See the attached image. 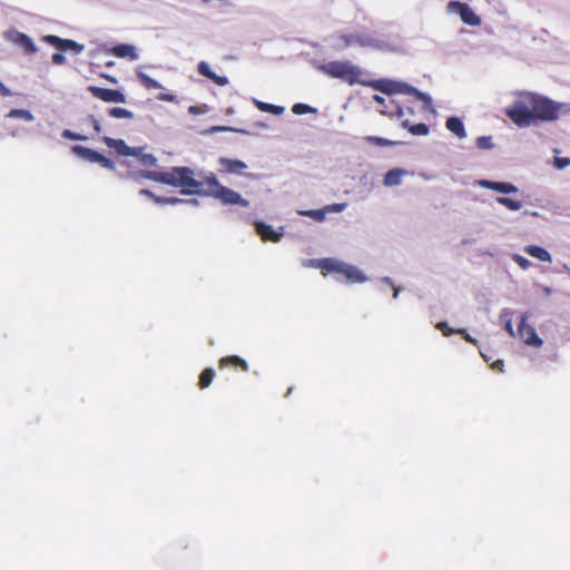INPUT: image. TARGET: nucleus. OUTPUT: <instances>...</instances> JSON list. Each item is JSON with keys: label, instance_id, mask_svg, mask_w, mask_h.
Returning <instances> with one entry per match:
<instances>
[{"label": "nucleus", "instance_id": "obj_42", "mask_svg": "<svg viewBox=\"0 0 570 570\" xmlns=\"http://www.w3.org/2000/svg\"><path fill=\"white\" fill-rule=\"evenodd\" d=\"M345 207H346V203H335L332 205H327L325 207V209H326V212L340 213V212L344 210Z\"/></svg>", "mask_w": 570, "mask_h": 570}, {"label": "nucleus", "instance_id": "obj_50", "mask_svg": "<svg viewBox=\"0 0 570 570\" xmlns=\"http://www.w3.org/2000/svg\"><path fill=\"white\" fill-rule=\"evenodd\" d=\"M374 101H376L380 106L385 107V99L382 96L374 95Z\"/></svg>", "mask_w": 570, "mask_h": 570}, {"label": "nucleus", "instance_id": "obj_20", "mask_svg": "<svg viewBox=\"0 0 570 570\" xmlns=\"http://www.w3.org/2000/svg\"><path fill=\"white\" fill-rule=\"evenodd\" d=\"M406 174L404 169L393 168L389 170L383 179V183L387 187L397 186L402 181V177Z\"/></svg>", "mask_w": 570, "mask_h": 570}, {"label": "nucleus", "instance_id": "obj_51", "mask_svg": "<svg viewBox=\"0 0 570 570\" xmlns=\"http://www.w3.org/2000/svg\"><path fill=\"white\" fill-rule=\"evenodd\" d=\"M140 194H141V195H145V196H147V197H149V198H151V199H154V200H155V197H157L156 195H154V194H153L150 190H148V189H141V190H140Z\"/></svg>", "mask_w": 570, "mask_h": 570}, {"label": "nucleus", "instance_id": "obj_47", "mask_svg": "<svg viewBox=\"0 0 570 570\" xmlns=\"http://www.w3.org/2000/svg\"><path fill=\"white\" fill-rule=\"evenodd\" d=\"M157 98L161 101H169V102L175 100V96L170 95V94H160Z\"/></svg>", "mask_w": 570, "mask_h": 570}, {"label": "nucleus", "instance_id": "obj_34", "mask_svg": "<svg viewBox=\"0 0 570 570\" xmlns=\"http://www.w3.org/2000/svg\"><path fill=\"white\" fill-rule=\"evenodd\" d=\"M292 111L295 115H304V114L316 112V109L306 104L298 102L292 107Z\"/></svg>", "mask_w": 570, "mask_h": 570}, {"label": "nucleus", "instance_id": "obj_44", "mask_svg": "<svg viewBox=\"0 0 570 570\" xmlns=\"http://www.w3.org/2000/svg\"><path fill=\"white\" fill-rule=\"evenodd\" d=\"M51 60L55 65H63L66 62L65 56L60 52L53 53Z\"/></svg>", "mask_w": 570, "mask_h": 570}, {"label": "nucleus", "instance_id": "obj_28", "mask_svg": "<svg viewBox=\"0 0 570 570\" xmlns=\"http://www.w3.org/2000/svg\"><path fill=\"white\" fill-rule=\"evenodd\" d=\"M108 114L110 117H114V118H125V119L134 118L132 111L121 108V107H114V108L109 109Z\"/></svg>", "mask_w": 570, "mask_h": 570}, {"label": "nucleus", "instance_id": "obj_7", "mask_svg": "<svg viewBox=\"0 0 570 570\" xmlns=\"http://www.w3.org/2000/svg\"><path fill=\"white\" fill-rule=\"evenodd\" d=\"M88 91L97 99H100L105 102H117L124 104L126 102V96L117 90L110 88H101L97 86H89Z\"/></svg>", "mask_w": 570, "mask_h": 570}, {"label": "nucleus", "instance_id": "obj_39", "mask_svg": "<svg viewBox=\"0 0 570 570\" xmlns=\"http://www.w3.org/2000/svg\"><path fill=\"white\" fill-rule=\"evenodd\" d=\"M435 327L442 332L444 336H450L452 334H456V330L451 328L446 322H440L435 325Z\"/></svg>", "mask_w": 570, "mask_h": 570}, {"label": "nucleus", "instance_id": "obj_12", "mask_svg": "<svg viewBox=\"0 0 570 570\" xmlns=\"http://www.w3.org/2000/svg\"><path fill=\"white\" fill-rule=\"evenodd\" d=\"M478 185L483 188L492 189L502 194H512L518 191V188L511 183L481 179L478 180Z\"/></svg>", "mask_w": 570, "mask_h": 570}, {"label": "nucleus", "instance_id": "obj_52", "mask_svg": "<svg viewBox=\"0 0 570 570\" xmlns=\"http://www.w3.org/2000/svg\"><path fill=\"white\" fill-rule=\"evenodd\" d=\"M102 77H105L107 80H109L111 82H116V79L114 77H110V76H107V75H102Z\"/></svg>", "mask_w": 570, "mask_h": 570}, {"label": "nucleus", "instance_id": "obj_19", "mask_svg": "<svg viewBox=\"0 0 570 570\" xmlns=\"http://www.w3.org/2000/svg\"><path fill=\"white\" fill-rule=\"evenodd\" d=\"M13 41L22 47L24 52L28 55H33L37 51V47L32 39L26 33L17 32Z\"/></svg>", "mask_w": 570, "mask_h": 570}, {"label": "nucleus", "instance_id": "obj_1", "mask_svg": "<svg viewBox=\"0 0 570 570\" xmlns=\"http://www.w3.org/2000/svg\"><path fill=\"white\" fill-rule=\"evenodd\" d=\"M504 114L518 127H529L539 121H556L560 116H569L570 104L557 102L539 94L522 91L517 94Z\"/></svg>", "mask_w": 570, "mask_h": 570}, {"label": "nucleus", "instance_id": "obj_4", "mask_svg": "<svg viewBox=\"0 0 570 570\" xmlns=\"http://www.w3.org/2000/svg\"><path fill=\"white\" fill-rule=\"evenodd\" d=\"M317 267L324 276L332 273L336 274L338 281L345 279L350 283H362L366 279L357 267L335 258H323L318 261Z\"/></svg>", "mask_w": 570, "mask_h": 570}, {"label": "nucleus", "instance_id": "obj_9", "mask_svg": "<svg viewBox=\"0 0 570 570\" xmlns=\"http://www.w3.org/2000/svg\"><path fill=\"white\" fill-rule=\"evenodd\" d=\"M449 7L459 13L461 20L469 26H479L481 19L474 11L466 4L459 1H451Z\"/></svg>", "mask_w": 570, "mask_h": 570}, {"label": "nucleus", "instance_id": "obj_48", "mask_svg": "<svg viewBox=\"0 0 570 570\" xmlns=\"http://www.w3.org/2000/svg\"><path fill=\"white\" fill-rule=\"evenodd\" d=\"M90 121L92 124L95 131L99 134L101 131L100 122L94 116H90Z\"/></svg>", "mask_w": 570, "mask_h": 570}, {"label": "nucleus", "instance_id": "obj_45", "mask_svg": "<svg viewBox=\"0 0 570 570\" xmlns=\"http://www.w3.org/2000/svg\"><path fill=\"white\" fill-rule=\"evenodd\" d=\"M504 328L510 334V336H512V337L515 336V333L513 331L512 321L510 318L505 321Z\"/></svg>", "mask_w": 570, "mask_h": 570}, {"label": "nucleus", "instance_id": "obj_15", "mask_svg": "<svg viewBox=\"0 0 570 570\" xmlns=\"http://www.w3.org/2000/svg\"><path fill=\"white\" fill-rule=\"evenodd\" d=\"M362 83L368 85L373 89L379 90L386 95L397 94V81L379 79V80H373L370 82H362Z\"/></svg>", "mask_w": 570, "mask_h": 570}, {"label": "nucleus", "instance_id": "obj_10", "mask_svg": "<svg viewBox=\"0 0 570 570\" xmlns=\"http://www.w3.org/2000/svg\"><path fill=\"white\" fill-rule=\"evenodd\" d=\"M102 140L109 148L115 149L121 156H138L140 154L139 147H129L122 139L104 137Z\"/></svg>", "mask_w": 570, "mask_h": 570}, {"label": "nucleus", "instance_id": "obj_6", "mask_svg": "<svg viewBox=\"0 0 570 570\" xmlns=\"http://www.w3.org/2000/svg\"><path fill=\"white\" fill-rule=\"evenodd\" d=\"M518 336L527 344L539 347L542 345V340L538 336L534 327L528 323L527 314H523L518 325Z\"/></svg>", "mask_w": 570, "mask_h": 570}, {"label": "nucleus", "instance_id": "obj_23", "mask_svg": "<svg viewBox=\"0 0 570 570\" xmlns=\"http://www.w3.org/2000/svg\"><path fill=\"white\" fill-rule=\"evenodd\" d=\"M445 126L451 132H453L459 138H464L466 136L464 125L458 117L448 118Z\"/></svg>", "mask_w": 570, "mask_h": 570}, {"label": "nucleus", "instance_id": "obj_55", "mask_svg": "<svg viewBox=\"0 0 570 570\" xmlns=\"http://www.w3.org/2000/svg\"><path fill=\"white\" fill-rule=\"evenodd\" d=\"M397 114H399V116H402V115H403V111H402V109H401V108H399Z\"/></svg>", "mask_w": 570, "mask_h": 570}, {"label": "nucleus", "instance_id": "obj_41", "mask_svg": "<svg viewBox=\"0 0 570 570\" xmlns=\"http://www.w3.org/2000/svg\"><path fill=\"white\" fill-rule=\"evenodd\" d=\"M569 165H570V158H568V157H556L554 158V166L559 169H563Z\"/></svg>", "mask_w": 570, "mask_h": 570}, {"label": "nucleus", "instance_id": "obj_16", "mask_svg": "<svg viewBox=\"0 0 570 570\" xmlns=\"http://www.w3.org/2000/svg\"><path fill=\"white\" fill-rule=\"evenodd\" d=\"M397 94H405V95L414 96L415 98L424 101L426 107H429L431 105V98L428 95L421 92L413 86L407 85L405 82L397 81Z\"/></svg>", "mask_w": 570, "mask_h": 570}, {"label": "nucleus", "instance_id": "obj_17", "mask_svg": "<svg viewBox=\"0 0 570 570\" xmlns=\"http://www.w3.org/2000/svg\"><path fill=\"white\" fill-rule=\"evenodd\" d=\"M197 70L202 76L213 80L215 83L219 86H225L228 82V79L226 77H220L213 72L209 65L205 61H200L198 63Z\"/></svg>", "mask_w": 570, "mask_h": 570}, {"label": "nucleus", "instance_id": "obj_29", "mask_svg": "<svg viewBox=\"0 0 570 570\" xmlns=\"http://www.w3.org/2000/svg\"><path fill=\"white\" fill-rule=\"evenodd\" d=\"M140 148V154H138V156H135L138 161L140 163V165L145 166V167H153L156 165L157 163V159L154 155L151 154H145L142 153V148Z\"/></svg>", "mask_w": 570, "mask_h": 570}, {"label": "nucleus", "instance_id": "obj_2", "mask_svg": "<svg viewBox=\"0 0 570 570\" xmlns=\"http://www.w3.org/2000/svg\"><path fill=\"white\" fill-rule=\"evenodd\" d=\"M140 176L156 183L181 188L185 195H197L204 187L202 180L195 179V173L189 167H173L169 171L145 170Z\"/></svg>", "mask_w": 570, "mask_h": 570}, {"label": "nucleus", "instance_id": "obj_49", "mask_svg": "<svg viewBox=\"0 0 570 570\" xmlns=\"http://www.w3.org/2000/svg\"><path fill=\"white\" fill-rule=\"evenodd\" d=\"M12 92L0 81V96L9 97Z\"/></svg>", "mask_w": 570, "mask_h": 570}, {"label": "nucleus", "instance_id": "obj_8", "mask_svg": "<svg viewBox=\"0 0 570 570\" xmlns=\"http://www.w3.org/2000/svg\"><path fill=\"white\" fill-rule=\"evenodd\" d=\"M43 40H45V42L53 46L55 48H57L60 51L72 50L76 53H80L85 49L83 45H80L75 40L62 39L55 35H48L43 38Z\"/></svg>", "mask_w": 570, "mask_h": 570}, {"label": "nucleus", "instance_id": "obj_25", "mask_svg": "<svg viewBox=\"0 0 570 570\" xmlns=\"http://www.w3.org/2000/svg\"><path fill=\"white\" fill-rule=\"evenodd\" d=\"M215 376V371L212 367H206L199 375L198 386L204 390L210 385Z\"/></svg>", "mask_w": 570, "mask_h": 570}, {"label": "nucleus", "instance_id": "obj_11", "mask_svg": "<svg viewBox=\"0 0 570 570\" xmlns=\"http://www.w3.org/2000/svg\"><path fill=\"white\" fill-rule=\"evenodd\" d=\"M218 367L220 370L223 368H234V370H239L242 372H248L249 370V366L247 364V362L242 358L240 356H237V355H228V356H224L222 357L219 361H218Z\"/></svg>", "mask_w": 570, "mask_h": 570}, {"label": "nucleus", "instance_id": "obj_56", "mask_svg": "<svg viewBox=\"0 0 570 570\" xmlns=\"http://www.w3.org/2000/svg\"><path fill=\"white\" fill-rule=\"evenodd\" d=\"M481 355L483 356L484 361L489 362V358L483 353H481Z\"/></svg>", "mask_w": 570, "mask_h": 570}, {"label": "nucleus", "instance_id": "obj_43", "mask_svg": "<svg viewBox=\"0 0 570 570\" xmlns=\"http://www.w3.org/2000/svg\"><path fill=\"white\" fill-rule=\"evenodd\" d=\"M456 334H460L468 343H471L473 345L478 344V341L473 338L464 328L456 330Z\"/></svg>", "mask_w": 570, "mask_h": 570}, {"label": "nucleus", "instance_id": "obj_30", "mask_svg": "<svg viewBox=\"0 0 570 570\" xmlns=\"http://www.w3.org/2000/svg\"><path fill=\"white\" fill-rule=\"evenodd\" d=\"M497 202L510 210H519L522 207V203L520 200H515L509 197H498Z\"/></svg>", "mask_w": 570, "mask_h": 570}, {"label": "nucleus", "instance_id": "obj_26", "mask_svg": "<svg viewBox=\"0 0 570 570\" xmlns=\"http://www.w3.org/2000/svg\"><path fill=\"white\" fill-rule=\"evenodd\" d=\"M138 79L139 82L148 90L161 88V85L157 80L153 79L144 72L138 73Z\"/></svg>", "mask_w": 570, "mask_h": 570}, {"label": "nucleus", "instance_id": "obj_24", "mask_svg": "<svg viewBox=\"0 0 570 570\" xmlns=\"http://www.w3.org/2000/svg\"><path fill=\"white\" fill-rule=\"evenodd\" d=\"M112 53L118 58L129 57L131 59H135L137 57L135 52V47L131 45H118L114 47Z\"/></svg>", "mask_w": 570, "mask_h": 570}, {"label": "nucleus", "instance_id": "obj_21", "mask_svg": "<svg viewBox=\"0 0 570 570\" xmlns=\"http://www.w3.org/2000/svg\"><path fill=\"white\" fill-rule=\"evenodd\" d=\"M524 252L528 255H530L541 262H551L550 253L546 248L540 247L538 245H528L524 247Z\"/></svg>", "mask_w": 570, "mask_h": 570}, {"label": "nucleus", "instance_id": "obj_35", "mask_svg": "<svg viewBox=\"0 0 570 570\" xmlns=\"http://www.w3.org/2000/svg\"><path fill=\"white\" fill-rule=\"evenodd\" d=\"M185 202L177 197H155V203L159 205H175Z\"/></svg>", "mask_w": 570, "mask_h": 570}, {"label": "nucleus", "instance_id": "obj_14", "mask_svg": "<svg viewBox=\"0 0 570 570\" xmlns=\"http://www.w3.org/2000/svg\"><path fill=\"white\" fill-rule=\"evenodd\" d=\"M255 229L264 242H278L282 237L281 233L275 232L272 226L263 222H257Z\"/></svg>", "mask_w": 570, "mask_h": 570}, {"label": "nucleus", "instance_id": "obj_54", "mask_svg": "<svg viewBox=\"0 0 570 570\" xmlns=\"http://www.w3.org/2000/svg\"><path fill=\"white\" fill-rule=\"evenodd\" d=\"M229 128L226 127H218L217 130H228Z\"/></svg>", "mask_w": 570, "mask_h": 570}, {"label": "nucleus", "instance_id": "obj_31", "mask_svg": "<svg viewBox=\"0 0 570 570\" xmlns=\"http://www.w3.org/2000/svg\"><path fill=\"white\" fill-rule=\"evenodd\" d=\"M8 117L21 118V119H24L27 121L33 120L32 114L29 110H26V109H12L8 114Z\"/></svg>", "mask_w": 570, "mask_h": 570}, {"label": "nucleus", "instance_id": "obj_53", "mask_svg": "<svg viewBox=\"0 0 570 570\" xmlns=\"http://www.w3.org/2000/svg\"><path fill=\"white\" fill-rule=\"evenodd\" d=\"M397 295H399V289H397V288H395V289H394L393 297H394V298H396V297H397Z\"/></svg>", "mask_w": 570, "mask_h": 570}, {"label": "nucleus", "instance_id": "obj_5", "mask_svg": "<svg viewBox=\"0 0 570 570\" xmlns=\"http://www.w3.org/2000/svg\"><path fill=\"white\" fill-rule=\"evenodd\" d=\"M320 70L332 78L342 79L348 85L361 82L358 79L361 73L360 69L348 61H330L322 65Z\"/></svg>", "mask_w": 570, "mask_h": 570}, {"label": "nucleus", "instance_id": "obj_33", "mask_svg": "<svg viewBox=\"0 0 570 570\" xmlns=\"http://www.w3.org/2000/svg\"><path fill=\"white\" fill-rule=\"evenodd\" d=\"M366 140L370 141L371 144H373L375 146H380V147H391V146L396 145L395 141H392V140H389V139H385L382 137H376V136H368V137H366Z\"/></svg>", "mask_w": 570, "mask_h": 570}, {"label": "nucleus", "instance_id": "obj_46", "mask_svg": "<svg viewBox=\"0 0 570 570\" xmlns=\"http://www.w3.org/2000/svg\"><path fill=\"white\" fill-rule=\"evenodd\" d=\"M503 366H504V363H503V361H502V360H497L495 362H493V363L491 364V367H492L493 370L499 371V372H503Z\"/></svg>", "mask_w": 570, "mask_h": 570}, {"label": "nucleus", "instance_id": "obj_27", "mask_svg": "<svg viewBox=\"0 0 570 570\" xmlns=\"http://www.w3.org/2000/svg\"><path fill=\"white\" fill-rule=\"evenodd\" d=\"M256 106L261 111L271 112L273 115H282L284 112V107L276 106L263 101H256Z\"/></svg>", "mask_w": 570, "mask_h": 570}, {"label": "nucleus", "instance_id": "obj_32", "mask_svg": "<svg viewBox=\"0 0 570 570\" xmlns=\"http://www.w3.org/2000/svg\"><path fill=\"white\" fill-rule=\"evenodd\" d=\"M325 213L326 209H309L302 212L301 214L304 216H307L309 218H313L316 222H323L325 219Z\"/></svg>", "mask_w": 570, "mask_h": 570}, {"label": "nucleus", "instance_id": "obj_13", "mask_svg": "<svg viewBox=\"0 0 570 570\" xmlns=\"http://www.w3.org/2000/svg\"><path fill=\"white\" fill-rule=\"evenodd\" d=\"M218 163L222 168V171L228 174H242L247 168V165L238 159H229L226 157H222L219 158Z\"/></svg>", "mask_w": 570, "mask_h": 570}, {"label": "nucleus", "instance_id": "obj_40", "mask_svg": "<svg viewBox=\"0 0 570 570\" xmlns=\"http://www.w3.org/2000/svg\"><path fill=\"white\" fill-rule=\"evenodd\" d=\"M96 163L100 164L104 168L115 169L114 161L101 154H99V157Z\"/></svg>", "mask_w": 570, "mask_h": 570}, {"label": "nucleus", "instance_id": "obj_38", "mask_svg": "<svg viewBox=\"0 0 570 570\" xmlns=\"http://www.w3.org/2000/svg\"><path fill=\"white\" fill-rule=\"evenodd\" d=\"M512 259L518 264V266L522 269H528L532 264L529 259H527L525 257L519 255V254H514L512 256Z\"/></svg>", "mask_w": 570, "mask_h": 570}, {"label": "nucleus", "instance_id": "obj_3", "mask_svg": "<svg viewBox=\"0 0 570 570\" xmlns=\"http://www.w3.org/2000/svg\"><path fill=\"white\" fill-rule=\"evenodd\" d=\"M200 183L204 184L202 190L197 195L210 196L218 199L224 205H239L242 207L248 206V200L244 199L240 194L233 189L223 186L214 174L206 176Z\"/></svg>", "mask_w": 570, "mask_h": 570}, {"label": "nucleus", "instance_id": "obj_22", "mask_svg": "<svg viewBox=\"0 0 570 570\" xmlns=\"http://www.w3.org/2000/svg\"><path fill=\"white\" fill-rule=\"evenodd\" d=\"M402 127L407 129L413 136H426L430 132V128L426 124H411L410 120L404 119L401 122Z\"/></svg>", "mask_w": 570, "mask_h": 570}, {"label": "nucleus", "instance_id": "obj_18", "mask_svg": "<svg viewBox=\"0 0 570 570\" xmlns=\"http://www.w3.org/2000/svg\"><path fill=\"white\" fill-rule=\"evenodd\" d=\"M71 150L75 155H77L80 158L88 160L90 163H96L99 157V154H100L94 149H90V148L81 146V145L72 146Z\"/></svg>", "mask_w": 570, "mask_h": 570}, {"label": "nucleus", "instance_id": "obj_37", "mask_svg": "<svg viewBox=\"0 0 570 570\" xmlns=\"http://www.w3.org/2000/svg\"><path fill=\"white\" fill-rule=\"evenodd\" d=\"M61 135L63 138L70 139V140H86L87 139L86 136L75 132L70 129H65Z\"/></svg>", "mask_w": 570, "mask_h": 570}, {"label": "nucleus", "instance_id": "obj_36", "mask_svg": "<svg viewBox=\"0 0 570 570\" xmlns=\"http://www.w3.org/2000/svg\"><path fill=\"white\" fill-rule=\"evenodd\" d=\"M476 146L480 148V149H490L492 148L493 144H492V139L490 136H481V137H478L476 139Z\"/></svg>", "mask_w": 570, "mask_h": 570}]
</instances>
